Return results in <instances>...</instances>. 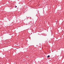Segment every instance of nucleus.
<instances>
[{
  "label": "nucleus",
  "mask_w": 64,
  "mask_h": 64,
  "mask_svg": "<svg viewBox=\"0 0 64 64\" xmlns=\"http://www.w3.org/2000/svg\"><path fill=\"white\" fill-rule=\"evenodd\" d=\"M16 7H17V6H16Z\"/></svg>",
  "instance_id": "obj_3"
},
{
  "label": "nucleus",
  "mask_w": 64,
  "mask_h": 64,
  "mask_svg": "<svg viewBox=\"0 0 64 64\" xmlns=\"http://www.w3.org/2000/svg\"><path fill=\"white\" fill-rule=\"evenodd\" d=\"M15 8H16V6H15Z\"/></svg>",
  "instance_id": "obj_2"
},
{
  "label": "nucleus",
  "mask_w": 64,
  "mask_h": 64,
  "mask_svg": "<svg viewBox=\"0 0 64 64\" xmlns=\"http://www.w3.org/2000/svg\"><path fill=\"white\" fill-rule=\"evenodd\" d=\"M50 55H48V56H47L48 58V57H50Z\"/></svg>",
  "instance_id": "obj_1"
}]
</instances>
